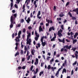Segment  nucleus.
Here are the masks:
<instances>
[{"label":"nucleus","mask_w":78,"mask_h":78,"mask_svg":"<svg viewBox=\"0 0 78 78\" xmlns=\"http://www.w3.org/2000/svg\"><path fill=\"white\" fill-rule=\"evenodd\" d=\"M27 33L28 35L27 36L26 44H29L30 45L31 42V38H30V37H31V33H29L28 31H27Z\"/></svg>","instance_id":"obj_1"},{"label":"nucleus","mask_w":78,"mask_h":78,"mask_svg":"<svg viewBox=\"0 0 78 78\" xmlns=\"http://www.w3.org/2000/svg\"><path fill=\"white\" fill-rule=\"evenodd\" d=\"M44 36H43L42 37V38H41V39H40V41H41V42L42 43V44L43 46H44L46 44L45 42H43V39H44Z\"/></svg>","instance_id":"obj_2"},{"label":"nucleus","mask_w":78,"mask_h":78,"mask_svg":"<svg viewBox=\"0 0 78 78\" xmlns=\"http://www.w3.org/2000/svg\"><path fill=\"white\" fill-rule=\"evenodd\" d=\"M63 30L61 29L59 30H58V34H57L58 35V37H61V36H62V34H61V33H62Z\"/></svg>","instance_id":"obj_3"},{"label":"nucleus","mask_w":78,"mask_h":78,"mask_svg":"<svg viewBox=\"0 0 78 78\" xmlns=\"http://www.w3.org/2000/svg\"><path fill=\"white\" fill-rule=\"evenodd\" d=\"M19 41H20V39L19 38V37H16V39H15V41H16V43H15V45H16V46H17L19 45V44L18 43V40Z\"/></svg>","instance_id":"obj_4"},{"label":"nucleus","mask_w":78,"mask_h":78,"mask_svg":"<svg viewBox=\"0 0 78 78\" xmlns=\"http://www.w3.org/2000/svg\"><path fill=\"white\" fill-rule=\"evenodd\" d=\"M54 37H53L51 39V41H55V38L56 37V34L55 33L54 34Z\"/></svg>","instance_id":"obj_5"},{"label":"nucleus","mask_w":78,"mask_h":78,"mask_svg":"<svg viewBox=\"0 0 78 78\" xmlns=\"http://www.w3.org/2000/svg\"><path fill=\"white\" fill-rule=\"evenodd\" d=\"M72 47V45H70L69 46H68V45H66V46H64V47H63V48L65 49L66 48V49H70V48Z\"/></svg>","instance_id":"obj_6"},{"label":"nucleus","mask_w":78,"mask_h":78,"mask_svg":"<svg viewBox=\"0 0 78 78\" xmlns=\"http://www.w3.org/2000/svg\"><path fill=\"white\" fill-rule=\"evenodd\" d=\"M10 2H11L10 3V10H11L12 9V8L13 6V0H10Z\"/></svg>","instance_id":"obj_7"},{"label":"nucleus","mask_w":78,"mask_h":78,"mask_svg":"<svg viewBox=\"0 0 78 78\" xmlns=\"http://www.w3.org/2000/svg\"><path fill=\"white\" fill-rule=\"evenodd\" d=\"M41 11H38V14H37V18H38L39 19H41V16H39L41 15Z\"/></svg>","instance_id":"obj_8"},{"label":"nucleus","mask_w":78,"mask_h":78,"mask_svg":"<svg viewBox=\"0 0 78 78\" xmlns=\"http://www.w3.org/2000/svg\"><path fill=\"white\" fill-rule=\"evenodd\" d=\"M17 31L16 30V33H15V34L14 33H13V34H12V38H14V37H15V36L17 35Z\"/></svg>","instance_id":"obj_9"},{"label":"nucleus","mask_w":78,"mask_h":78,"mask_svg":"<svg viewBox=\"0 0 78 78\" xmlns=\"http://www.w3.org/2000/svg\"><path fill=\"white\" fill-rule=\"evenodd\" d=\"M58 40L59 42H62L63 43H65V38H63V40L62 41V40H61L60 38L58 39Z\"/></svg>","instance_id":"obj_10"},{"label":"nucleus","mask_w":78,"mask_h":78,"mask_svg":"<svg viewBox=\"0 0 78 78\" xmlns=\"http://www.w3.org/2000/svg\"><path fill=\"white\" fill-rule=\"evenodd\" d=\"M65 66H67V64L66 60H65V61H64V63H63L62 66H63V67H64Z\"/></svg>","instance_id":"obj_11"},{"label":"nucleus","mask_w":78,"mask_h":78,"mask_svg":"<svg viewBox=\"0 0 78 78\" xmlns=\"http://www.w3.org/2000/svg\"><path fill=\"white\" fill-rule=\"evenodd\" d=\"M22 33V31L21 30H20L19 31V33H18V37H19V38H20V34Z\"/></svg>","instance_id":"obj_12"},{"label":"nucleus","mask_w":78,"mask_h":78,"mask_svg":"<svg viewBox=\"0 0 78 78\" xmlns=\"http://www.w3.org/2000/svg\"><path fill=\"white\" fill-rule=\"evenodd\" d=\"M73 12H76V14L78 15V8L73 10Z\"/></svg>","instance_id":"obj_13"},{"label":"nucleus","mask_w":78,"mask_h":78,"mask_svg":"<svg viewBox=\"0 0 78 78\" xmlns=\"http://www.w3.org/2000/svg\"><path fill=\"white\" fill-rule=\"evenodd\" d=\"M35 61L34 62V65H36L37 64H38V59L37 58H36L35 59Z\"/></svg>","instance_id":"obj_14"},{"label":"nucleus","mask_w":78,"mask_h":78,"mask_svg":"<svg viewBox=\"0 0 78 78\" xmlns=\"http://www.w3.org/2000/svg\"><path fill=\"white\" fill-rule=\"evenodd\" d=\"M26 21L27 23H29L31 21V19H30V17L28 18L27 20H26Z\"/></svg>","instance_id":"obj_15"},{"label":"nucleus","mask_w":78,"mask_h":78,"mask_svg":"<svg viewBox=\"0 0 78 78\" xmlns=\"http://www.w3.org/2000/svg\"><path fill=\"white\" fill-rule=\"evenodd\" d=\"M30 1H31V0H26V1L25 4H26L27 3V5H28V4H29V3H30Z\"/></svg>","instance_id":"obj_16"},{"label":"nucleus","mask_w":78,"mask_h":78,"mask_svg":"<svg viewBox=\"0 0 78 78\" xmlns=\"http://www.w3.org/2000/svg\"><path fill=\"white\" fill-rule=\"evenodd\" d=\"M25 4H24L23 5V11H22V12H24L25 11Z\"/></svg>","instance_id":"obj_17"},{"label":"nucleus","mask_w":78,"mask_h":78,"mask_svg":"<svg viewBox=\"0 0 78 78\" xmlns=\"http://www.w3.org/2000/svg\"><path fill=\"white\" fill-rule=\"evenodd\" d=\"M39 31H40V32L41 31H43V29L41 27V26H40V27H39Z\"/></svg>","instance_id":"obj_18"},{"label":"nucleus","mask_w":78,"mask_h":78,"mask_svg":"<svg viewBox=\"0 0 78 78\" xmlns=\"http://www.w3.org/2000/svg\"><path fill=\"white\" fill-rule=\"evenodd\" d=\"M36 1H34V8H36L37 7V4H36Z\"/></svg>","instance_id":"obj_19"},{"label":"nucleus","mask_w":78,"mask_h":78,"mask_svg":"<svg viewBox=\"0 0 78 78\" xmlns=\"http://www.w3.org/2000/svg\"><path fill=\"white\" fill-rule=\"evenodd\" d=\"M11 23H10V25H9V27L10 28H12L13 27V22H11Z\"/></svg>","instance_id":"obj_20"},{"label":"nucleus","mask_w":78,"mask_h":78,"mask_svg":"<svg viewBox=\"0 0 78 78\" xmlns=\"http://www.w3.org/2000/svg\"><path fill=\"white\" fill-rule=\"evenodd\" d=\"M35 51L34 50L32 49V50H31V54H32V55H34V53H35Z\"/></svg>","instance_id":"obj_21"},{"label":"nucleus","mask_w":78,"mask_h":78,"mask_svg":"<svg viewBox=\"0 0 78 78\" xmlns=\"http://www.w3.org/2000/svg\"><path fill=\"white\" fill-rule=\"evenodd\" d=\"M13 22L14 19H13V16H12L10 17V22Z\"/></svg>","instance_id":"obj_22"},{"label":"nucleus","mask_w":78,"mask_h":78,"mask_svg":"<svg viewBox=\"0 0 78 78\" xmlns=\"http://www.w3.org/2000/svg\"><path fill=\"white\" fill-rule=\"evenodd\" d=\"M63 67H64V66H61V68H59V69H58V71H57V72L59 73V72L60 71H61V69H63Z\"/></svg>","instance_id":"obj_23"},{"label":"nucleus","mask_w":78,"mask_h":78,"mask_svg":"<svg viewBox=\"0 0 78 78\" xmlns=\"http://www.w3.org/2000/svg\"><path fill=\"white\" fill-rule=\"evenodd\" d=\"M76 42H77V40H76V39L73 40V44H75V43H76Z\"/></svg>","instance_id":"obj_24"},{"label":"nucleus","mask_w":78,"mask_h":78,"mask_svg":"<svg viewBox=\"0 0 78 78\" xmlns=\"http://www.w3.org/2000/svg\"><path fill=\"white\" fill-rule=\"evenodd\" d=\"M20 1L21 2H22V0H16V3H17L18 4H19Z\"/></svg>","instance_id":"obj_25"},{"label":"nucleus","mask_w":78,"mask_h":78,"mask_svg":"<svg viewBox=\"0 0 78 78\" xmlns=\"http://www.w3.org/2000/svg\"><path fill=\"white\" fill-rule=\"evenodd\" d=\"M54 62V59L53 58H52L51 60L50 61L51 64H52V62Z\"/></svg>","instance_id":"obj_26"},{"label":"nucleus","mask_w":78,"mask_h":78,"mask_svg":"<svg viewBox=\"0 0 78 78\" xmlns=\"http://www.w3.org/2000/svg\"><path fill=\"white\" fill-rule=\"evenodd\" d=\"M38 68H36V72H35V71H34V74H37V73H38Z\"/></svg>","instance_id":"obj_27"},{"label":"nucleus","mask_w":78,"mask_h":78,"mask_svg":"<svg viewBox=\"0 0 78 78\" xmlns=\"http://www.w3.org/2000/svg\"><path fill=\"white\" fill-rule=\"evenodd\" d=\"M36 37H34V39H35V40L36 41H37L38 40V38L39 37V36H36Z\"/></svg>","instance_id":"obj_28"},{"label":"nucleus","mask_w":78,"mask_h":78,"mask_svg":"<svg viewBox=\"0 0 78 78\" xmlns=\"http://www.w3.org/2000/svg\"><path fill=\"white\" fill-rule=\"evenodd\" d=\"M59 72H57L56 73H55V76H56V77H58V76H59L58 75H59Z\"/></svg>","instance_id":"obj_29"},{"label":"nucleus","mask_w":78,"mask_h":78,"mask_svg":"<svg viewBox=\"0 0 78 78\" xmlns=\"http://www.w3.org/2000/svg\"><path fill=\"white\" fill-rule=\"evenodd\" d=\"M68 14L69 15L70 17H72V14L71 13V12H69V13H68Z\"/></svg>","instance_id":"obj_30"},{"label":"nucleus","mask_w":78,"mask_h":78,"mask_svg":"<svg viewBox=\"0 0 78 78\" xmlns=\"http://www.w3.org/2000/svg\"><path fill=\"white\" fill-rule=\"evenodd\" d=\"M43 73H44V71H41L40 73V74H39V75L40 76H41L42 74H43Z\"/></svg>","instance_id":"obj_31"},{"label":"nucleus","mask_w":78,"mask_h":78,"mask_svg":"<svg viewBox=\"0 0 78 78\" xmlns=\"http://www.w3.org/2000/svg\"><path fill=\"white\" fill-rule=\"evenodd\" d=\"M51 68V67L50 65H49L48 66V67H47V69H48L49 70Z\"/></svg>","instance_id":"obj_32"},{"label":"nucleus","mask_w":78,"mask_h":78,"mask_svg":"<svg viewBox=\"0 0 78 78\" xmlns=\"http://www.w3.org/2000/svg\"><path fill=\"white\" fill-rule=\"evenodd\" d=\"M46 22H47L48 23H49L50 22V20H48L47 19H46Z\"/></svg>","instance_id":"obj_33"},{"label":"nucleus","mask_w":78,"mask_h":78,"mask_svg":"<svg viewBox=\"0 0 78 78\" xmlns=\"http://www.w3.org/2000/svg\"><path fill=\"white\" fill-rule=\"evenodd\" d=\"M24 22V20L23 19H22L21 20H20V23H23Z\"/></svg>","instance_id":"obj_34"},{"label":"nucleus","mask_w":78,"mask_h":78,"mask_svg":"<svg viewBox=\"0 0 78 78\" xmlns=\"http://www.w3.org/2000/svg\"><path fill=\"white\" fill-rule=\"evenodd\" d=\"M35 36H37V37L39 36V35H38V33H37L36 30L35 31Z\"/></svg>","instance_id":"obj_35"},{"label":"nucleus","mask_w":78,"mask_h":78,"mask_svg":"<svg viewBox=\"0 0 78 78\" xmlns=\"http://www.w3.org/2000/svg\"><path fill=\"white\" fill-rule=\"evenodd\" d=\"M19 55V53L18 52H17V53H16V54H15V56L16 57V56H17L18 55Z\"/></svg>","instance_id":"obj_36"},{"label":"nucleus","mask_w":78,"mask_h":78,"mask_svg":"<svg viewBox=\"0 0 78 78\" xmlns=\"http://www.w3.org/2000/svg\"><path fill=\"white\" fill-rule=\"evenodd\" d=\"M77 63V61H76L74 63H73V65L74 66L75 65H76Z\"/></svg>","instance_id":"obj_37"},{"label":"nucleus","mask_w":78,"mask_h":78,"mask_svg":"<svg viewBox=\"0 0 78 78\" xmlns=\"http://www.w3.org/2000/svg\"><path fill=\"white\" fill-rule=\"evenodd\" d=\"M75 57H76V58L77 59L78 58V55H77L76 53H75Z\"/></svg>","instance_id":"obj_38"},{"label":"nucleus","mask_w":78,"mask_h":78,"mask_svg":"<svg viewBox=\"0 0 78 78\" xmlns=\"http://www.w3.org/2000/svg\"><path fill=\"white\" fill-rule=\"evenodd\" d=\"M60 27H61V29L62 30H64V25H62L60 26Z\"/></svg>","instance_id":"obj_39"},{"label":"nucleus","mask_w":78,"mask_h":78,"mask_svg":"<svg viewBox=\"0 0 78 78\" xmlns=\"http://www.w3.org/2000/svg\"><path fill=\"white\" fill-rule=\"evenodd\" d=\"M63 72H64L65 73H66V70L65 69H63Z\"/></svg>","instance_id":"obj_40"},{"label":"nucleus","mask_w":78,"mask_h":78,"mask_svg":"<svg viewBox=\"0 0 78 78\" xmlns=\"http://www.w3.org/2000/svg\"><path fill=\"white\" fill-rule=\"evenodd\" d=\"M64 16V14H60L59 15V16L61 17H62Z\"/></svg>","instance_id":"obj_41"},{"label":"nucleus","mask_w":78,"mask_h":78,"mask_svg":"<svg viewBox=\"0 0 78 78\" xmlns=\"http://www.w3.org/2000/svg\"><path fill=\"white\" fill-rule=\"evenodd\" d=\"M28 28L29 30H30L32 29V27H31V26H29L28 27Z\"/></svg>","instance_id":"obj_42"},{"label":"nucleus","mask_w":78,"mask_h":78,"mask_svg":"<svg viewBox=\"0 0 78 78\" xmlns=\"http://www.w3.org/2000/svg\"><path fill=\"white\" fill-rule=\"evenodd\" d=\"M70 2H67L66 4V6H67L68 5H69V4Z\"/></svg>","instance_id":"obj_43"},{"label":"nucleus","mask_w":78,"mask_h":78,"mask_svg":"<svg viewBox=\"0 0 78 78\" xmlns=\"http://www.w3.org/2000/svg\"><path fill=\"white\" fill-rule=\"evenodd\" d=\"M21 47L22 49L23 48V47L24 46L22 44V42H21Z\"/></svg>","instance_id":"obj_44"},{"label":"nucleus","mask_w":78,"mask_h":78,"mask_svg":"<svg viewBox=\"0 0 78 78\" xmlns=\"http://www.w3.org/2000/svg\"><path fill=\"white\" fill-rule=\"evenodd\" d=\"M26 32V29L25 28H24L23 29V33H25Z\"/></svg>","instance_id":"obj_45"},{"label":"nucleus","mask_w":78,"mask_h":78,"mask_svg":"<svg viewBox=\"0 0 78 78\" xmlns=\"http://www.w3.org/2000/svg\"><path fill=\"white\" fill-rule=\"evenodd\" d=\"M30 58V56L29 55L28 57L27 58V60H29Z\"/></svg>","instance_id":"obj_46"},{"label":"nucleus","mask_w":78,"mask_h":78,"mask_svg":"<svg viewBox=\"0 0 78 78\" xmlns=\"http://www.w3.org/2000/svg\"><path fill=\"white\" fill-rule=\"evenodd\" d=\"M15 7L16 8L18 9V7L17 5L16 4H15Z\"/></svg>","instance_id":"obj_47"},{"label":"nucleus","mask_w":78,"mask_h":78,"mask_svg":"<svg viewBox=\"0 0 78 78\" xmlns=\"http://www.w3.org/2000/svg\"><path fill=\"white\" fill-rule=\"evenodd\" d=\"M76 19V18L75 17H72V20H75Z\"/></svg>","instance_id":"obj_48"},{"label":"nucleus","mask_w":78,"mask_h":78,"mask_svg":"<svg viewBox=\"0 0 78 78\" xmlns=\"http://www.w3.org/2000/svg\"><path fill=\"white\" fill-rule=\"evenodd\" d=\"M24 61H25V58H23L22 59V62H24Z\"/></svg>","instance_id":"obj_49"},{"label":"nucleus","mask_w":78,"mask_h":78,"mask_svg":"<svg viewBox=\"0 0 78 78\" xmlns=\"http://www.w3.org/2000/svg\"><path fill=\"white\" fill-rule=\"evenodd\" d=\"M33 68V66H31V67H30V71H32V69Z\"/></svg>","instance_id":"obj_50"},{"label":"nucleus","mask_w":78,"mask_h":78,"mask_svg":"<svg viewBox=\"0 0 78 78\" xmlns=\"http://www.w3.org/2000/svg\"><path fill=\"white\" fill-rule=\"evenodd\" d=\"M57 20H58V21H61V18L59 17V18H57Z\"/></svg>","instance_id":"obj_51"},{"label":"nucleus","mask_w":78,"mask_h":78,"mask_svg":"<svg viewBox=\"0 0 78 78\" xmlns=\"http://www.w3.org/2000/svg\"><path fill=\"white\" fill-rule=\"evenodd\" d=\"M29 51H27V54L26 55L27 56H28V55L29 54Z\"/></svg>","instance_id":"obj_52"},{"label":"nucleus","mask_w":78,"mask_h":78,"mask_svg":"<svg viewBox=\"0 0 78 78\" xmlns=\"http://www.w3.org/2000/svg\"><path fill=\"white\" fill-rule=\"evenodd\" d=\"M20 53L22 55L23 54V51L22 50H21V52H20Z\"/></svg>","instance_id":"obj_53"},{"label":"nucleus","mask_w":78,"mask_h":78,"mask_svg":"<svg viewBox=\"0 0 78 78\" xmlns=\"http://www.w3.org/2000/svg\"><path fill=\"white\" fill-rule=\"evenodd\" d=\"M51 70L52 71H54V67H52L51 68Z\"/></svg>","instance_id":"obj_54"},{"label":"nucleus","mask_w":78,"mask_h":78,"mask_svg":"<svg viewBox=\"0 0 78 78\" xmlns=\"http://www.w3.org/2000/svg\"><path fill=\"white\" fill-rule=\"evenodd\" d=\"M37 45H38V47L40 48L41 47V45L40 44V43L37 44Z\"/></svg>","instance_id":"obj_55"},{"label":"nucleus","mask_w":78,"mask_h":78,"mask_svg":"<svg viewBox=\"0 0 78 78\" xmlns=\"http://www.w3.org/2000/svg\"><path fill=\"white\" fill-rule=\"evenodd\" d=\"M64 49L63 48H62V49H61V50H60V51H61V52H62L63 51H64Z\"/></svg>","instance_id":"obj_56"},{"label":"nucleus","mask_w":78,"mask_h":78,"mask_svg":"<svg viewBox=\"0 0 78 78\" xmlns=\"http://www.w3.org/2000/svg\"><path fill=\"white\" fill-rule=\"evenodd\" d=\"M13 16H14V17H16L17 14L16 13H15V14H14Z\"/></svg>","instance_id":"obj_57"},{"label":"nucleus","mask_w":78,"mask_h":78,"mask_svg":"<svg viewBox=\"0 0 78 78\" xmlns=\"http://www.w3.org/2000/svg\"><path fill=\"white\" fill-rule=\"evenodd\" d=\"M40 25L41 26H43L44 25V23H40Z\"/></svg>","instance_id":"obj_58"},{"label":"nucleus","mask_w":78,"mask_h":78,"mask_svg":"<svg viewBox=\"0 0 78 78\" xmlns=\"http://www.w3.org/2000/svg\"><path fill=\"white\" fill-rule=\"evenodd\" d=\"M30 17H31V18L33 17V15H32V13H30Z\"/></svg>","instance_id":"obj_59"},{"label":"nucleus","mask_w":78,"mask_h":78,"mask_svg":"<svg viewBox=\"0 0 78 78\" xmlns=\"http://www.w3.org/2000/svg\"><path fill=\"white\" fill-rule=\"evenodd\" d=\"M50 28H51V29L53 30L54 31L55 30V28L54 27H50Z\"/></svg>","instance_id":"obj_60"},{"label":"nucleus","mask_w":78,"mask_h":78,"mask_svg":"<svg viewBox=\"0 0 78 78\" xmlns=\"http://www.w3.org/2000/svg\"><path fill=\"white\" fill-rule=\"evenodd\" d=\"M73 70H72L71 72V75H73Z\"/></svg>","instance_id":"obj_61"},{"label":"nucleus","mask_w":78,"mask_h":78,"mask_svg":"<svg viewBox=\"0 0 78 78\" xmlns=\"http://www.w3.org/2000/svg\"><path fill=\"white\" fill-rule=\"evenodd\" d=\"M53 9H54V10H55L56 9V8L55 7V6H54V8H53Z\"/></svg>","instance_id":"obj_62"},{"label":"nucleus","mask_w":78,"mask_h":78,"mask_svg":"<svg viewBox=\"0 0 78 78\" xmlns=\"http://www.w3.org/2000/svg\"><path fill=\"white\" fill-rule=\"evenodd\" d=\"M26 66H23V67H22V69H25Z\"/></svg>","instance_id":"obj_63"},{"label":"nucleus","mask_w":78,"mask_h":78,"mask_svg":"<svg viewBox=\"0 0 78 78\" xmlns=\"http://www.w3.org/2000/svg\"><path fill=\"white\" fill-rule=\"evenodd\" d=\"M51 78H55V77L53 75H51Z\"/></svg>","instance_id":"obj_64"}]
</instances>
